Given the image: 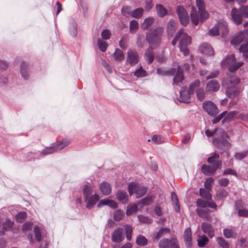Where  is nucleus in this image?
I'll list each match as a JSON object with an SVG mask.
<instances>
[{
	"instance_id": "nucleus-1",
	"label": "nucleus",
	"mask_w": 248,
	"mask_h": 248,
	"mask_svg": "<svg viewBox=\"0 0 248 248\" xmlns=\"http://www.w3.org/2000/svg\"><path fill=\"white\" fill-rule=\"evenodd\" d=\"M239 82V78L235 76H231L229 74H227V77L223 78L222 85L227 87L226 94L228 97L233 98L239 94L240 90L235 87V85Z\"/></svg>"
},
{
	"instance_id": "nucleus-2",
	"label": "nucleus",
	"mask_w": 248,
	"mask_h": 248,
	"mask_svg": "<svg viewBox=\"0 0 248 248\" xmlns=\"http://www.w3.org/2000/svg\"><path fill=\"white\" fill-rule=\"evenodd\" d=\"M196 3L198 9L200 17H199L197 11L194 7L192 8L190 16L192 23L196 26L198 24L199 21L203 22L207 19L209 17V14L205 9V5L203 0H196Z\"/></svg>"
},
{
	"instance_id": "nucleus-3",
	"label": "nucleus",
	"mask_w": 248,
	"mask_h": 248,
	"mask_svg": "<svg viewBox=\"0 0 248 248\" xmlns=\"http://www.w3.org/2000/svg\"><path fill=\"white\" fill-rule=\"evenodd\" d=\"M156 73L163 76H173V84L174 85H178L184 80L183 71L180 67H178L177 69L171 68L169 69L163 67L159 68H157Z\"/></svg>"
},
{
	"instance_id": "nucleus-4",
	"label": "nucleus",
	"mask_w": 248,
	"mask_h": 248,
	"mask_svg": "<svg viewBox=\"0 0 248 248\" xmlns=\"http://www.w3.org/2000/svg\"><path fill=\"white\" fill-rule=\"evenodd\" d=\"M163 32V28L159 27L147 33L146 40L151 47L155 48L158 46L160 43L161 36Z\"/></svg>"
},
{
	"instance_id": "nucleus-5",
	"label": "nucleus",
	"mask_w": 248,
	"mask_h": 248,
	"mask_svg": "<svg viewBox=\"0 0 248 248\" xmlns=\"http://www.w3.org/2000/svg\"><path fill=\"white\" fill-rule=\"evenodd\" d=\"M178 31H181L179 43L180 50L183 52L185 56L188 55L189 52L188 46L191 44V38L190 36H188L187 34L184 31L183 29H181Z\"/></svg>"
},
{
	"instance_id": "nucleus-6",
	"label": "nucleus",
	"mask_w": 248,
	"mask_h": 248,
	"mask_svg": "<svg viewBox=\"0 0 248 248\" xmlns=\"http://www.w3.org/2000/svg\"><path fill=\"white\" fill-rule=\"evenodd\" d=\"M129 193L130 195L136 194L137 198H140L144 196L147 192L146 187L138 185L135 183H131L128 186Z\"/></svg>"
},
{
	"instance_id": "nucleus-7",
	"label": "nucleus",
	"mask_w": 248,
	"mask_h": 248,
	"mask_svg": "<svg viewBox=\"0 0 248 248\" xmlns=\"http://www.w3.org/2000/svg\"><path fill=\"white\" fill-rule=\"evenodd\" d=\"M69 144V141L67 140H63L61 142L53 144V146L45 148L42 151L41 154L46 155L59 151L67 146Z\"/></svg>"
},
{
	"instance_id": "nucleus-8",
	"label": "nucleus",
	"mask_w": 248,
	"mask_h": 248,
	"mask_svg": "<svg viewBox=\"0 0 248 248\" xmlns=\"http://www.w3.org/2000/svg\"><path fill=\"white\" fill-rule=\"evenodd\" d=\"M202 108L205 112L212 116H215L219 113L217 107L211 101H204L202 103Z\"/></svg>"
},
{
	"instance_id": "nucleus-9",
	"label": "nucleus",
	"mask_w": 248,
	"mask_h": 248,
	"mask_svg": "<svg viewBox=\"0 0 248 248\" xmlns=\"http://www.w3.org/2000/svg\"><path fill=\"white\" fill-rule=\"evenodd\" d=\"M227 32V26L226 23H218L209 31V34L212 36H216L219 33L222 35Z\"/></svg>"
},
{
	"instance_id": "nucleus-10",
	"label": "nucleus",
	"mask_w": 248,
	"mask_h": 248,
	"mask_svg": "<svg viewBox=\"0 0 248 248\" xmlns=\"http://www.w3.org/2000/svg\"><path fill=\"white\" fill-rule=\"evenodd\" d=\"M212 143L216 148L225 151L229 150L231 147V144L223 138L214 139Z\"/></svg>"
},
{
	"instance_id": "nucleus-11",
	"label": "nucleus",
	"mask_w": 248,
	"mask_h": 248,
	"mask_svg": "<svg viewBox=\"0 0 248 248\" xmlns=\"http://www.w3.org/2000/svg\"><path fill=\"white\" fill-rule=\"evenodd\" d=\"M221 161H217L215 164L213 165L212 166L203 165L201 168V171L206 175L213 174L217 169L221 168Z\"/></svg>"
},
{
	"instance_id": "nucleus-12",
	"label": "nucleus",
	"mask_w": 248,
	"mask_h": 248,
	"mask_svg": "<svg viewBox=\"0 0 248 248\" xmlns=\"http://www.w3.org/2000/svg\"><path fill=\"white\" fill-rule=\"evenodd\" d=\"M176 12L181 24L186 26L189 22V17L186 10L183 7L178 6Z\"/></svg>"
},
{
	"instance_id": "nucleus-13",
	"label": "nucleus",
	"mask_w": 248,
	"mask_h": 248,
	"mask_svg": "<svg viewBox=\"0 0 248 248\" xmlns=\"http://www.w3.org/2000/svg\"><path fill=\"white\" fill-rule=\"evenodd\" d=\"M219 89L220 84L217 80H211L206 84L205 90L207 93H213L217 92Z\"/></svg>"
},
{
	"instance_id": "nucleus-14",
	"label": "nucleus",
	"mask_w": 248,
	"mask_h": 248,
	"mask_svg": "<svg viewBox=\"0 0 248 248\" xmlns=\"http://www.w3.org/2000/svg\"><path fill=\"white\" fill-rule=\"evenodd\" d=\"M248 37V30H245L240 32L235 37L233 38L231 43L233 46L237 45L247 39Z\"/></svg>"
},
{
	"instance_id": "nucleus-15",
	"label": "nucleus",
	"mask_w": 248,
	"mask_h": 248,
	"mask_svg": "<svg viewBox=\"0 0 248 248\" xmlns=\"http://www.w3.org/2000/svg\"><path fill=\"white\" fill-rule=\"evenodd\" d=\"M124 239V231L122 228L115 229L111 234V240L113 242H121Z\"/></svg>"
},
{
	"instance_id": "nucleus-16",
	"label": "nucleus",
	"mask_w": 248,
	"mask_h": 248,
	"mask_svg": "<svg viewBox=\"0 0 248 248\" xmlns=\"http://www.w3.org/2000/svg\"><path fill=\"white\" fill-rule=\"evenodd\" d=\"M192 93L186 87H183L180 91V97L181 101L184 103H188L189 102L190 96Z\"/></svg>"
},
{
	"instance_id": "nucleus-17",
	"label": "nucleus",
	"mask_w": 248,
	"mask_h": 248,
	"mask_svg": "<svg viewBox=\"0 0 248 248\" xmlns=\"http://www.w3.org/2000/svg\"><path fill=\"white\" fill-rule=\"evenodd\" d=\"M33 232L35 235V239L37 241L41 242L44 240L46 242L45 239L46 237V233L44 231L41 230L37 225L34 226Z\"/></svg>"
},
{
	"instance_id": "nucleus-18",
	"label": "nucleus",
	"mask_w": 248,
	"mask_h": 248,
	"mask_svg": "<svg viewBox=\"0 0 248 248\" xmlns=\"http://www.w3.org/2000/svg\"><path fill=\"white\" fill-rule=\"evenodd\" d=\"M99 197L98 194H94L92 196L84 199L85 202H86V207L88 209H92L99 201Z\"/></svg>"
},
{
	"instance_id": "nucleus-19",
	"label": "nucleus",
	"mask_w": 248,
	"mask_h": 248,
	"mask_svg": "<svg viewBox=\"0 0 248 248\" xmlns=\"http://www.w3.org/2000/svg\"><path fill=\"white\" fill-rule=\"evenodd\" d=\"M196 211L200 217L207 221L212 220V217L209 214L211 211L210 210L208 209L197 208Z\"/></svg>"
},
{
	"instance_id": "nucleus-20",
	"label": "nucleus",
	"mask_w": 248,
	"mask_h": 248,
	"mask_svg": "<svg viewBox=\"0 0 248 248\" xmlns=\"http://www.w3.org/2000/svg\"><path fill=\"white\" fill-rule=\"evenodd\" d=\"M200 51L204 55L212 56L214 54V50L211 45L204 43L200 46Z\"/></svg>"
},
{
	"instance_id": "nucleus-21",
	"label": "nucleus",
	"mask_w": 248,
	"mask_h": 248,
	"mask_svg": "<svg viewBox=\"0 0 248 248\" xmlns=\"http://www.w3.org/2000/svg\"><path fill=\"white\" fill-rule=\"evenodd\" d=\"M201 228L204 233L208 235L209 237L212 238L214 236V231L211 224L203 222L202 224Z\"/></svg>"
},
{
	"instance_id": "nucleus-22",
	"label": "nucleus",
	"mask_w": 248,
	"mask_h": 248,
	"mask_svg": "<svg viewBox=\"0 0 248 248\" xmlns=\"http://www.w3.org/2000/svg\"><path fill=\"white\" fill-rule=\"evenodd\" d=\"M232 18L233 21L237 25L240 24L242 21V16L238 10L233 8L231 12Z\"/></svg>"
},
{
	"instance_id": "nucleus-23",
	"label": "nucleus",
	"mask_w": 248,
	"mask_h": 248,
	"mask_svg": "<svg viewBox=\"0 0 248 248\" xmlns=\"http://www.w3.org/2000/svg\"><path fill=\"white\" fill-rule=\"evenodd\" d=\"M127 61L129 62H138L139 56L137 51L134 49H129L127 51Z\"/></svg>"
},
{
	"instance_id": "nucleus-24",
	"label": "nucleus",
	"mask_w": 248,
	"mask_h": 248,
	"mask_svg": "<svg viewBox=\"0 0 248 248\" xmlns=\"http://www.w3.org/2000/svg\"><path fill=\"white\" fill-rule=\"evenodd\" d=\"M184 237L186 247L188 248H190L191 247L192 233L190 228L185 229Z\"/></svg>"
},
{
	"instance_id": "nucleus-25",
	"label": "nucleus",
	"mask_w": 248,
	"mask_h": 248,
	"mask_svg": "<svg viewBox=\"0 0 248 248\" xmlns=\"http://www.w3.org/2000/svg\"><path fill=\"white\" fill-rule=\"evenodd\" d=\"M104 205H108L110 207L114 209L118 207V204L115 202L108 199L102 200L97 204L98 207H101Z\"/></svg>"
},
{
	"instance_id": "nucleus-26",
	"label": "nucleus",
	"mask_w": 248,
	"mask_h": 248,
	"mask_svg": "<svg viewBox=\"0 0 248 248\" xmlns=\"http://www.w3.org/2000/svg\"><path fill=\"white\" fill-rule=\"evenodd\" d=\"M236 208L239 216L248 217V210L243 208L241 202L236 203Z\"/></svg>"
},
{
	"instance_id": "nucleus-27",
	"label": "nucleus",
	"mask_w": 248,
	"mask_h": 248,
	"mask_svg": "<svg viewBox=\"0 0 248 248\" xmlns=\"http://www.w3.org/2000/svg\"><path fill=\"white\" fill-rule=\"evenodd\" d=\"M100 189L104 195H108L111 192V189L110 185L106 182H103L100 185Z\"/></svg>"
},
{
	"instance_id": "nucleus-28",
	"label": "nucleus",
	"mask_w": 248,
	"mask_h": 248,
	"mask_svg": "<svg viewBox=\"0 0 248 248\" xmlns=\"http://www.w3.org/2000/svg\"><path fill=\"white\" fill-rule=\"evenodd\" d=\"M14 222L9 219H6L5 222L2 221L1 232L2 235L4 234L6 231H8L13 227Z\"/></svg>"
},
{
	"instance_id": "nucleus-29",
	"label": "nucleus",
	"mask_w": 248,
	"mask_h": 248,
	"mask_svg": "<svg viewBox=\"0 0 248 248\" xmlns=\"http://www.w3.org/2000/svg\"><path fill=\"white\" fill-rule=\"evenodd\" d=\"M176 29V22L172 20H170L167 24V32L169 35L172 36Z\"/></svg>"
},
{
	"instance_id": "nucleus-30",
	"label": "nucleus",
	"mask_w": 248,
	"mask_h": 248,
	"mask_svg": "<svg viewBox=\"0 0 248 248\" xmlns=\"http://www.w3.org/2000/svg\"><path fill=\"white\" fill-rule=\"evenodd\" d=\"M117 199L123 203H125L128 201V195L127 192L124 191H119L116 194Z\"/></svg>"
},
{
	"instance_id": "nucleus-31",
	"label": "nucleus",
	"mask_w": 248,
	"mask_h": 248,
	"mask_svg": "<svg viewBox=\"0 0 248 248\" xmlns=\"http://www.w3.org/2000/svg\"><path fill=\"white\" fill-rule=\"evenodd\" d=\"M172 242V238L171 240L167 238L162 239L159 242L158 247L159 248H171Z\"/></svg>"
},
{
	"instance_id": "nucleus-32",
	"label": "nucleus",
	"mask_w": 248,
	"mask_h": 248,
	"mask_svg": "<svg viewBox=\"0 0 248 248\" xmlns=\"http://www.w3.org/2000/svg\"><path fill=\"white\" fill-rule=\"evenodd\" d=\"M157 14L158 16L163 17L168 14L167 10L161 4H156L155 6Z\"/></svg>"
},
{
	"instance_id": "nucleus-33",
	"label": "nucleus",
	"mask_w": 248,
	"mask_h": 248,
	"mask_svg": "<svg viewBox=\"0 0 248 248\" xmlns=\"http://www.w3.org/2000/svg\"><path fill=\"white\" fill-rule=\"evenodd\" d=\"M152 48H149L146 50L144 53V57L146 61L148 62H153L154 60V53Z\"/></svg>"
},
{
	"instance_id": "nucleus-34",
	"label": "nucleus",
	"mask_w": 248,
	"mask_h": 248,
	"mask_svg": "<svg viewBox=\"0 0 248 248\" xmlns=\"http://www.w3.org/2000/svg\"><path fill=\"white\" fill-rule=\"evenodd\" d=\"M228 195L227 191L223 189H218L216 192V199L217 200H221L226 198Z\"/></svg>"
},
{
	"instance_id": "nucleus-35",
	"label": "nucleus",
	"mask_w": 248,
	"mask_h": 248,
	"mask_svg": "<svg viewBox=\"0 0 248 248\" xmlns=\"http://www.w3.org/2000/svg\"><path fill=\"white\" fill-rule=\"evenodd\" d=\"M209 242L205 235H200L197 239L198 245L200 248L204 247Z\"/></svg>"
},
{
	"instance_id": "nucleus-36",
	"label": "nucleus",
	"mask_w": 248,
	"mask_h": 248,
	"mask_svg": "<svg viewBox=\"0 0 248 248\" xmlns=\"http://www.w3.org/2000/svg\"><path fill=\"white\" fill-rule=\"evenodd\" d=\"M20 73L22 77L25 78L27 79L29 77L28 72V65L27 63H22L20 65Z\"/></svg>"
},
{
	"instance_id": "nucleus-37",
	"label": "nucleus",
	"mask_w": 248,
	"mask_h": 248,
	"mask_svg": "<svg viewBox=\"0 0 248 248\" xmlns=\"http://www.w3.org/2000/svg\"><path fill=\"white\" fill-rule=\"evenodd\" d=\"M93 191L92 187L88 185H85L83 188V199L84 200L92 196Z\"/></svg>"
},
{
	"instance_id": "nucleus-38",
	"label": "nucleus",
	"mask_w": 248,
	"mask_h": 248,
	"mask_svg": "<svg viewBox=\"0 0 248 248\" xmlns=\"http://www.w3.org/2000/svg\"><path fill=\"white\" fill-rule=\"evenodd\" d=\"M206 90L202 88H199L196 91L197 98L200 101H203L205 97Z\"/></svg>"
},
{
	"instance_id": "nucleus-39",
	"label": "nucleus",
	"mask_w": 248,
	"mask_h": 248,
	"mask_svg": "<svg viewBox=\"0 0 248 248\" xmlns=\"http://www.w3.org/2000/svg\"><path fill=\"white\" fill-rule=\"evenodd\" d=\"M154 21V18L152 17L145 19L142 24V28L144 30H147L153 24Z\"/></svg>"
},
{
	"instance_id": "nucleus-40",
	"label": "nucleus",
	"mask_w": 248,
	"mask_h": 248,
	"mask_svg": "<svg viewBox=\"0 0 248 248\" xmlns=\"http://www.w3.org/2000/svg\"><path fill=\"white\" fill-rule=\"evenodd\" d=\"M134 75L138 78H143L148 76L147 72L143 70L141 66L134 71Z\"/></svg>"
},
{
	"instance_id": "nucleus-41",
	"label": "nucleus",
	"mask_w": 248,
	"mask_h": 248,
	"mask_svg": "<svg viewBox=\"0 0 248 248\" xmlns=\"http://www.w3.org/2000/svg\"><path fill=\"white\" fill-rule=\"evenodd\" d=\"M115 60L121 61L124 59V54L123 52L119 48H116L113 54Z\"/></svg>"
},
{
	"instance_id": "nucleus-42",
	"label": "nucleus",
	"mask_w": 248,
	"mask_h": 248,
	"mask_svg": "<svg viewBox=\"0 0 248 248\" xmlns=\"http://www.w3.org/2000/svg\"><path fill=\"white\" fill-rule=\"evenodd\" d=\"M124 230L127 240L128 241H131L133 232L132 226L129 225H126L124 226Z\"/></svg>"
},
{
	"instance_id": "nucleus-43",
	"label": "nucleus",
	"mask_w": 248,
	"mask_h": 248,
	"mask_svg": "<svg viewBox=\"0 0 248 248\" xmlns=\"http://www.w3.org/2000/svg\"><path fill=\"white\" fill-rule=\"evenodd\" d=\"M136 243L139 246H144L147 244L148 240L144 236L140 235L137 237Z\"/></svg>"
},
{
	"instance_id": "nucleus-44",
	"label": "nucleus",
	"mask_w": 248,
	"mask_h": 248,
	"mask_svg": "<svg viewBox=\"0 0 248 248\" xmlns=\"http://www.w3.org/2000/svg\"><path fill=\"white\" fill-rule=\"evenodd\" d=\"M217 242L222 248H229V244L222 237L217 238Z\"/></svg>"
},
{
	"instance_id": "nucleus-45",
	"label": "nucleus",
	"mask_w": 248,
	"mask_h": 248,
	"mask_svg": "<svg viewBox=\"0 0 248 248\" xmlns=\"http://www.w3.org/2000/svg\"><path fill=\"white\" fill-rule=\"evenodd\" d=\"M139 29V23L137 20H133L130 22V32L133 33L136 32Z\"/></svg>"
},
{
	"instance_id": "nucleus-46",
	"label": "nucleus",
	"mask_w": 248,
	"mask_h": 248,
	"mask_svg": "<svg viewBox=\"0 0 248 248\" xmlns=\"http://www.w3.org/2000/svg\"><path fill=\"white\" fill-rule=\"evenodd\" d=\"M239 51L243 53V56L248 58V43L241 45L239 48Z\"/></svg>"
},
{
	"instance_id": "nucleus-47",
	"label": "nucleus",
	"mask_w": 248,
	"mask_h": 248,
	"mask_svg": "<svg viewBox=\"0 0 248 248\" xmlns=\"http://www.w3.org/2000/svg\"><path fill=\"white\" fill-rule=\"evenodd\" d=\"M223 232L224 236L226 238L235 237L236 235V233L235 232L229 229H224Z\"/></svg>"
},
{
	"instance_id": "nucleus-48",
	"label": "nucleus",
	"mask_w": 248,
	"mask_h": 248,
	"mask_svg": "<svg viewBox=\"0 0 248 248\" xmlns=\"http://www.w3.org/2000/svg\"><path fill=\"white\" fill-rule=\"evenodd\" d=\"M143 11L142 8H137L132 12L131 16L134 18H140L143 15Z\"/></svg>"
},
{
	"instance_id": "nucleus-49",
	"label": "nucleus",
	"mask_w": 248,
	"mask_h": 248,
	"mask_svg": "<svg viewBox=\"0 0 248 248\" xmlns=\"http://www.w3.org/2000/svg\"><path fill=\"white\" fill-rule=\"evenodd\" d=\"M97 45L101 51L105 52L106 51L108 47V44L105 41H103L101 39H98L97 40Z\"/></svg>"
},
{
	"instance_id": "nucleus-50",
	"label": "nucleus",
	"mask_w": 248,
	"mask_h": 248,
	"mask_svg": "<svg viewBox=\"0 0 248 248\" xmlns=\"http://www.w3.org/2000/svg\"><path fill=\"white\" fill-rule=\"evenodd\" d=\"M200 194L202 197L207 200H210L211 199V195L210 192L204 188H200Z\"/></svg>"
},
{
	"instance_id": "nucleus-51",
	"label": "nucleus",
	"mask_w": 248,
	"mask_h": 248,
	"mask_svg": "<svg viewBox=\"0 0 248 248\" xmlns=\"http://www.w3.org/2000/svg\"><path fill=\"white\" fill-rule=\"evenodd\" d=\"M170 232V229L167 228H162L160 229L156 233L155 239H159L160 238L164 236L165 234Z\"/></svg>"
},
{
	"instance_id": "nucleus-52",
	"label": "nucleus",
	"mask_w": 248,
	"mask_h": 248,
	"mask_svg": "<svg viewBox=\"0 0 248 248\" xmlns=\"http://www.w3.org/2000/svg\"><path fill=\"white\" fill-rule=\"evenodd\" d=\"M138 210V205L136 204L128 206L127 207L126 214L127 216H130L134 213H135Z\"/></svg>"
},
{
	"instance_id": "nucleus-53",
	"label": "nucleus",
	"mask_w": 248,
	"mask_h": 248,
	"mask_svg": "<svg viewBox=\"0 0 248 248\" xmlns=\"http://www.w3.org/2000/svg\"><path fill=\"white\" fill-rule=\"evenodd\" d=\"M124 216V213L120 210H116L113 215V218L115 221H119L123 218Z\"/></svg>"
},
{
	"instance_id": "nucleus-54",
	"label": "nucleus",
	"mask_w": 248,
	"mask_h": 248,
	"mask_svg": "<svg viewBox=\"0 0 248 248\" xmlns=\"http://www.w3.org/2000/svg\"><path fill=\"white\" fill-rule=\"evenodd\" d=\"M153 202V197L152 196H147L141 199L140 201V203L143 205H148L151 204Z\"/></svg>"
},
{
	"instance_id": "nucleus-55",
	"label": "nucleus",
	"mask_w": 248,
	"mask_h": 248,
	"mask_svg": "<svg viewBox=\"0 0 248 248\" xmlns=\"http://www.w3.org/2000/svg\"><path fill=\"white\" fill-rule=\"evenodd\" d=\"M196 204L198 208H204L208 206V201H204L201 199H198L196 202Z\"/></svg>"
},
{
	"instance_id": "nucleus-56",
	"label": "nucleus",
	"mask_w": 248,
	"mask_h": 248,
	"mask_svg": "<svg viewBox=\"0 0 248 248\" xmlns=\"http://www.w3.org/2000/svg\"><path fill=\"white\" fill-rule=\"evenodd\" d=\"M201 82L199 79H196L193 82H192L189 87V90L192 92L193 93L194 91L198 87L200 86Z\"/></svg>"
},
{
	"instance_id": "nucleus-57",
	"label": "nucleus",
	"mask_w": 248,
	"mask_h": 248,
	"mask_svg": "<svg viewBox=\"0 0 248 248\" xmlns=\"http://www.w3.org/2000/svg\"><path fill=\"white\" fill-rule=\"evenodd\" d=\"M27 217V213L25 212H21L18 213L16 216L17 220L19 222H22Z\"/></svg>"
},
{
	"instance_id": "nucleus-58",
	"label": "nucleus",
	"mask_w": 248,
	"mask_h": 248,
	"mask_svg": "<svg viewBox=\"0 0 248 248\" xmlns=\"http://www.w3.org/2000/svg\"><path fill=\"white\" fill-rule=\"evenodd\" d=\"M239 11L242 16L248 18V6L246 5L242 6Z\"/></svg>"
},
{
	"instance_id": "nucleus-59",
	"label": "nucleus",
	"mask_w": 248,
	"mask_h": 248,
	"mask_svg": "<svg viewBox=\"0 0 248 248\" xmlns=\"http://www.w3.org/2000/svg\"><path fill=\"white\" fill-rule=\"evenodd\" d=\"M138 218L139 221L142 223H151L152 221L151 218L143 215H139Z\"/></svg>"
},
{
	"instance_id": "nucleus-60",
	"label": "nucleus",
	"mask_w": 248,
	"mask_h": 248,
	"mask_svg": "<svg viewBox=\"0 0 248 248\" xmlns=\"http://www.w3.org/2000/svg\"><path fill=\"white\" fill-rule=\"evenodd\" d=\"M243 63H233L232 64L229 66V71L233 72L240 68Z\"/></svg>"
},
{
	"instance_id": "nucleus-61",
	"label": "nucleus",
	"mask_w": 248,
	"mask_h": 248,
	"mask_svg": "<svg viewBox=\"0 0 248 248\" xmlns=\"http://www.w3.org/2000/svg\"><path fill=\"white\" fill-rule=\"evenodd\" d=\"M101 37L104 40L109 39L111 36V33L110 31L106 29L103 30L101 32Z\"/></svg>"
},
{
	"instance_id": "nucleus-62",
	"label": "nucleus",
	"mask_w": 248,
	"mask_h": 248,
	"mask_svg": "<svg viewBox=\"0 0 248 248\" xmlns=\"http://www.w3.org/2000/svg\"><path fill=\"white\" fill-rule=\"evenodd\" d=\"M248 153L247 151H244L241 153H236L234 155V157L237 160H241L247 155Z\"/></svg>"
},
{
	"instance_id": "nucleus-63",
	"label": "nucleus",
	"mask_w": 248,
	"mask_h": 248,
	"mask_svg": "<svg viewBox=\"0 0 248 248\" xmlns=\"http://www.w3.org/2000/svg\"><path fill=\"white\" fill-rule=\"evenodd\" d=\"M228 174L232 175L236 177L237 176V174L236 171L235 170H232L230 168H228V169L225 170L223 172V175H228Z\"/></svg>"
},
{
	"instance_id": "nucleus-64",
	"label": "nucleus",
	"mask_w": 248,
	"mask_h": 248,
	"mask_svg": "<svg viewBox=\"0 0 248 248\" xmlns=\"http://www.w3.org/2000/svg\"><path fill=\"white\" fill-rule=\"evenodd\" d=\"M214 181L213 178L210 177L207 178L204 182V186L206 189H209L211 187V185Z\"/></svg>"
}]
</instances>
